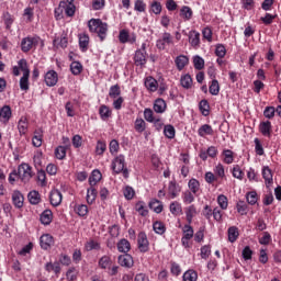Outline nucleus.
I'll list each match as a JSON object with an SVG mask.
<instances>
[{"label": "nucleus", "instance_id": "nucleus-1", "mask_svg": "<svg viewBox=\"0 0 281 281\" xmlns=\"http://www.w3.org/2000/svg\"><path fill=\"white\" fill-rule=\"evenodd\" d=\"M88 27L90 32L98 34L101 41H104V38H106V32H109V25L102 22V20L91 19L88 22Z\"/></svg>", "mask_w": 281, "mask_h": 281}, {"label": "nucleus", "instance_id": "nucleus-2", "mask_svg": "<svg viewBox=\"0 0 281 281\" xmlns=\"http://www.w3.org/2000/svg\"><path fill=\"white\" fill-rule=\"evenodd\" d=\"M112 170L115 175L123 172V177L128 179V169L126 168V159L124 155L116 156L112 161Z\"/></svg>", "mask_w": 281, "mask_h": 281}, {"label": "nucleus", "instance_id": "nucleus-3", "mask_svg": "<svg viewBox=\"0 0 281 281\" xmlns=\"http://www.w3.org/2000/svg\"><path fill=\"white\" fill-rule=\"evenodd\" d=\"M18 177L19 179L23 182V183H27L30 182V179H32L33 175H32V166L22 162L19 167H18Z\"/></svg>", "mask_w": 281, "mask_h": 281}, {"label": "nucleus", "instance_id": "nucleus-4", "mask_svg": "<svg viewBox=\"0 0 281 281\" xmlns=\"http://www.w3.org/2000/svg\"><path fill=\"white\" fill-rule=\"evenodd\" d=\"M148 60V53H146V43H143L140 48L135 52L134 63L137 67H145Z\"/></svg>", "mask_w": 281, "mask_h": 281}, {"label": "nucleus", "instance_id": "nucleus-5", "mask_svg": "<svg viewBox=\"0 0 281 281\" xmlns=\"http://www.w3.org/2000/svg\"><path fill=\"white\" fill-rule=\"evenodd\" d=\"M182 238H181V244L182 247H186L188 249L190 247V240L194 238V228L190 226V224H186L184 227L182 228Z\"/></svg>", "mask_w": 281, "mask_h": 281}, {"label": "nucleus", "instance_id": "nucleus-6", "mask_svg": "<svg viewBox=\"0 0 281 281\" xmlns=\"http://www.w3.org/2000/svg\"><path fill=\"white\" fill-rule=\"evenodd\" d=\"M56 12H65L67 16H74L76 14V5L74 2L60 1Z\"/></svg>", "mask_w": 281, "mask_h": 281}, {"label": "nucleus", "instance_id": "nucleus-7", "mask_svg": "<svg viewBox=\"0 0 281 281\" xmlns=\"http://www.w3.org/2000/svg\"><path fill=\"white\" fill-rule=\"evenodd\" d=\"M173 43L175 42L172 35L168 32H165L159 40H157L156 46L158 49L164 50L166 49L167 45H173Z\"/></svg>", "mask_w": 281, "mask_h": 281}, {"label": "nucleus", "instance_id": "nucleus-8", "mask_svg": "<svg viewBox=\"0 0 281 281\" xmlns=\"http://www.w3.org/2000/svg\"><path fill=\"white\" fill-rule=\"evenodd\" d=\"M137 245L142 254H146L148 249H150V243L148 241V236H146V233L142 232L138 234Z\"/></svg>", "mask_w": 281, "mask_h": 281}, {"label": "nucleus", "instance_id": "nucleus-9", "mask_svg": "<svg viewBox=\"0 0 281 281\" xmlns=\"http://www.w3.org/2000/svg\"><path fill=\"white\" fill-rule=\"evenodd\" d=\"M144 117L146 122H150L151 124H155V126H164L161 119H159V116H155V112H153L151 109L146 108L144 110Z\"/></svg>", "mask_w": 281, "mask_h": 281}, {"label": "nucleus", "instance_id": "nucleus-10", "mask_svg": "<svg viewBox=\"0 0 281 281\" xmlns=\"http://www.w3.org/2000/svg\"><path fill=\"white\" fill-rule=\"evenodd\" d=\"M45 83L47 85V87H56V85L58 83V72H56L55 70H49L48 72H46Z\"/></svg>", "mask_w": 281, "mask_h": 281}, {"label": "nucleus", "instance_id": "nucleus-11", "mask_svg": "<svg viewBox=\"0 0 281 281\" xmlns=\"http://www.w3.org/2000/svg\"><path fill=\"white\" fill-rule=\"evenodd\" d=\"M10 117H12V109L10 105L0 106V122L7 124V122H10Z\"/></svg>", "mask_w": 281, "mask_h": 281}, {"label": "nucleus", "instance_id": "nucleus-12", "mask_svg": "<svg viewBox=\"0 0 281 281\" xmlns=\"http://www.w3.org/2000/svg\"><path fill=\"white\" fill-rule=\"evenodd\" d=\"M38 43V38L36 37H26L22 40L21 47L22 52H30L32 47H34Z\"/></svg>", "mask_w": 281, "mask_h": 281}, {"label": "nucleus", "instance_id": "nucleus-13", "mask_svg": "<svg viewBox=\"0 0 281 281\" xmlns=\"http://www.w3.org/2000/svg\"><path fill=\"white\" fill-rule=\"evenodd\" d=\"M40 245L42 249H50L54 246V237L49 234L42 235L40 238Z\"/></svg>", "mask_w": 281, "mask_h": 281}, {"label": "nucleus", "instance_id": "nucleus-14", "mask_svg": "<svg viewBox=\"0 0 281 281\" xmlns=\"http://www.w3.org/2000/svg\"><path fill=\"white\" fill-rule=\"evenodd\" d=\"M119 265H121V267H126L127 269H131V267L135 265V261H133V256H131L130 254H125L119 256Z\"/></svg>", "mask_w": 281, "mask_h": 281}, {"label": "nucleus", "instance_id": "nucleus-15", "mask_svg": "<svg viewBox=\"0 0 281 281\" xmlns=\"http://www.w3.org/2000/svg\"><path fill=\"white\" fill-rule=\"evenodd\" d=\"M49 199H50V204L54 207H58V205H60V203H63V193H60V191H58V190H53V191H50Z\"/></svg>", "mask_w": 281, "mask_h": 281}, {"label": "nucleus", "instance_id": "nucleus-16", "mask_svg": "<svg viewBox=\"0 0 281 281\" xmlns=\"http://www.w3.org/2000/svg\"><path fill=\"white\" fill-rule=\"evenodd\" d=\"M181 192V187L175 182L170 181L168 186V194L171 199H177L179 196V193Z\"/></svg>", "mask_w": 281, "mask_h": 281}, {"label": "nucleus", "instance_id": "nucleus-17", "mask_svg": "<svg viewBox=\"0 0 281 281\" xmlns=\"http://www.w3.org/2000/svg\"><path fill=\"white\" fill-rule=\"evenodd\" d=\"M189 43L192 47H199L201 45V33L196 31H190Z\"/></svg>", "mask_w": 281, "mask_h": 281}, {"label": "nucleus", "instance_id": "nucleus-18", "mask_svg": "<svg viewBox=\"0 0 281 281\" xmlns=\"http://www.w3.org/2000/svg\"><path fill=\"white\" fill-rule=\"evenodd\" d=\"M2 21L5 25V30H12V25L14 24L15 18L13 14L9 13L8 11H4L2 13Z\"/></svg>", "mask_w": 281, "mask_h": 281}, {"label": "nucleus", "instance_id": "nucleus-19", "mask_svg": "<svg viewBox=\"0 0 281 281\" xmlns=\"http://www.w3.org/2000/svg\"><path fill=\"white\" fill-rule=\"evenodd\" d=\"M25 199L23 198V193L20 191H13L12 193V203L15 207L21 209L23 207V201Z\"/></svg>", "mask_w": 281, "mask_h": 281}, {"label": "nucleus", "instance_id": "nucleus-20", "mask_svg": "<svg viewBox=\"0 0 281 281\" xmlns=\"http://www.w3.org/2000/svg\"><path fill=\"white\" fill-rule=\"evenodd\" d=\"M116 247L121 254H128V251H131V241H128L126 238H123L117 243Z\"/></svg>", "mask_w": 281, "mask_h": 281}, {"label": "nucleus", "instance_id": "nucleus-21", "mask_svg": "<svg viewBox=\"0 0 281 281\" xmlns=\"http://www.w3.org/2000/svg\"><path fill=\"white\" fill-rule=\"evenodd\" d=\"M176 67L179 71L183 70L184 67L188 65V63H190V59L188 58V56L184 55H179L176 60Z\"/></svg>", "mask_w": 281, "mask_h": 281}, {"label": "nucleus", "instance_id": "nucleus-22", "mask_svg": "<svg viewBox=\"0 0 281 281\" xmlns=\"http://www.w3.org/2000/svg\"><path fill=\"white\" fill-rule=\"evenodd\" d=\"M167 104L164 99H156L154 102L155 113H166Z\"/></svg>", "mask_w": 281, "mask_h": 281}, {"label": "nucleus", "instance_id": "nucleus-23", "mask_svg": "<svg viewBox=\"0 0 281 281\" xmlns=\"http://www.w3.org/2000/svg\"><path fill=\"white\" fill-rule=\"evenodd\" d=\"M145 87L148 91L155 92L157 91L159 83L153 77H147L145 79Z\"/></svg>", "mask_w": 281, "mask_h": 281}, {"label": "nucleus", "instance_id": "nucleus-24", "mask_svg": "<svg viewBox=\"0 0 281 281\" xmlns=\"http://www.w3.org/2000/svg\"><path fill=\"white\" fill-rule=\"evenodd\" d=\"M259 131L265 137H271V122L266 121L260 123Z\"/></svg>", "mask_w": 281, "mask_h": 281}, {"label": "nucleus", "instance_id": "nucleus-25", "mask_svg": "<svg viewBox=\"0 0 281 281\" xmlns=\"http://www.w3.org/2000/svg\"><path fill=\"white\" fill-rule=\"evenodd\" d=\"M188 187L190 192H192V194H195V195L199 194V190H201V183L199 182V180L194 178L189 180Z\"/></svg>", "mask_w": 281, "mask_h": 281}, {"label": "nucleus", "instance_id": "nucleus-26", "mask_svg": "<svg viewBox=\"0 0 281 281\" xmlns=\"http://www.w3.org/2000/svg\"><path fill=\"white\" fill-rule=\"evenodd\" d=\"M186 216L189 225H192V220L196 216V206L194 204L186 209Z\"/></svg>", "mask_w": 281, "mask_h": 281}, {"label": "nucleus", "instance_id": "nucleus-27", "mask_svg": "<svg viewBox=\"0 0 281 281\" xmlns=\"http://www.w3.org/2000/svg\"><path fill=\"white\" fill-rule=\"evenodd\" d=\"M222 159L224 164H234V151H232V149H224L222 151Z\"/></svg>", "mask_w": 281, "mask_h": 281}, {"label": "nucleus", "instance_id": "nucleus-28", "mask_svg": "<svg viewBox=\"0 0 281 281\" xmlns=\"http://www.w3.org/2000/svg\"><path fill=\"white\" fill-rule=\"evenodd\" d=\"M79 47L81 52H87V49H89V35L79 34Z\"/></svg>", "mask_w": 281, "mask_h": 281}, {"label": "nucleus", "instance_id": "nucleus-29", "mask_svg": "<svg viewBox=\"0 0 281 281\" xmlns=\"http://www.w3.org/2000/svg\"><path fill=\"white\" fill-rule=\"evenodd\" d=\"M198 135H200V137H205V135H214V130L212 128V125L204 124L198 130Z\"/></svg>", "mask_w": 281, "mask_h": 281}, {"label": "nucleus", "instance_id": "nucleus-30", "mask_svg": "<svg viewBox=\"0 0 281 281\" xmlns=\"http://www.w3.org/2000/svg\"><path fill=\"white\" fill-rule=\"evenodd\" d=\"M27 199L31 205H38V203H41V193H38V191H35V190L31 191L27 194Z\"/></svg>", "mask_w": 281, "mask_h": 281}, {"label": "nucleus", "instance_id": "nucleus-31", "mask_svg": "<svg viewBox=\"0 0 281 281\" xmlns=\"http://www.w3.org/2000/svg\"><path fill=\"white\" fill-rule=\"evenodd\" d=\"M262 177L266 181V186H271V183H273V173L269 167H263Z\"/></svg>", "mask_w": 281, "mask_h": 281}, {"label": "nucleus", "instance_id": "nucleus-32", "mask_svg": "<svg viewBox=\"0 0 281 281\" xmlns=\"http://www.w3.org/2000/svg\"><path fill=\"white\" fill-rule=\"evenodd\" d=\"M134 131H136V133H144V131H146V121L142 117H137L134 122Z\"/></svg>", "mask_w": 281, "mask_h": 281}, {"label": "nucleus", "instance_id": "nucleus-33", "mask_svg": "<svg viewBox=\"0 0 281 281\" xmlns=\"http://www.w3.org/2000/svg\"><path fill=\"white\" fill-rule=\"evenodd\" d=\"M53 213L50 210H45L40 217V221L43 225H49V223H52V218H53Z\"/></svg>", "mask_w": 281, "mask_h": 281}, {"label": "nucleus", "instance_id": "nucleus-34", "mask_svg": "<svg viewBox=\"0 0 281 281\" xmlns=\"http://www.w3.org/2000/svg\"><path fill=\"white\" fill-rule=\"evenodd\" d=\"M149 207L153 210L156 214H161L164 212V204L159 200H151L149 202Z\"/></svg>", "mask_w": 281, "mask_h": 281}, {"label": "nucleus", "instance_id": "nucleus-35", "mask_svg": "<svg viewBox=\"0 0 281 281\" xmlns=\"http://www.w3.org/2000/svg\"><path fill=\"white\" fill-rule=\"evenodd\" d=\"M27 119L25 116H22L18 122V131L20 135H25V133H27Z\"/></svg>", "mask_w": 281, "mask_h": 281}, {"label": "nucleus", "instance_id": "nucleus-36", "mask_svg": "<svg viewBox=\"0 0 281 281\" xmlns=\"http://www.w3.org/2000/svg\"><path fill=\"white\" fill-rule=\"evenodd\" d=\"M192 9L188 5H183L181 9H180V16L182 19H184V21H190V19H192Z\"/></svg>", "mask_w": 281, "mask_h": 281}, {"label": "nucleus", "instance_id": "nucleus-37", "mask_svg": "<svg viewBox=\"0 0 281 281\" xmlns=\"http://www.w3.org/2000/svg\"><path fill=\"white\" fill-rule=\"evenodd\" d=\"M169 210L173 216H179V214H183V209L181 207V203L179 202H172L169 205Z\"/></svg>", "mask_w": 281, "mask_h": 281}, {"label": "nucleus", "instance_id": "nucleus-38", "mask_svg": "<svg viewBox=\"0 0 281 281\" xmlns=\"http://www.w3.org/2000/svg\"><path fill=\"white\" fill-rule=\"evenodd\" d=\"M101 179H102V173L100 172V170H93L90 178H89V183H90L91 187H93Z\"/></svg>", "mask_w": 281, "mask_h": 281}, {"label": "nucleus", "instance_id": "nucleus-39", "mask_svg": "<svg viewBox=\"0 0 281 281\" xmlns=\"http://www.w3.org/2000/svg\"><path fill=\"white\" fill-rule=\"evenodd\" d=\"M112 260L111 257L109 256H103L99 259V267L101 269H111V265H112Z\"/></svg>", "mask_w": 281, "mask_h": 281}, {"label": "nucleus", "instance_id": "nucleus-40", "mask_svg": "<svg viewBox=\"0 0 281 281\" xmlns=\"http://www.w3.org/2000/svg\"><path fill=\"white\" fill-rule=\"evenodd\" d=\"M199 109L204 117H207V115H210V103H207V100L200 101Z\"/></svg>", "mask_w": 281, "mask_h": 281}, {"label": "nucleus", "instance_id": "nucleus-41", "mask_svg": "<svg viewBox=\"0 0 281 281\" xmlns=\"http://www.w3.org/2000/svg\"><path fill=\"white\" fill-rule=\"evenodd\" d=\"M70 71L74 76H80V74H82V64L79 61H72L70 64Z\"/></svg>", "mask_w": 281, "mask_h": 281}, {"label": "nucleus", "instance_id": "nucleus-42", "mask_svg": "<svg viewBox=\"0 0 281 281\" xmlns=\"http://www.w3.org/2000/svg\"><path fill=\"white\" fill-rule=\"evenodd\" d=\"M20 89L22 91H27L30 89V75L25 74L20 79Z\"/></svg>", "mask_w": 281, "mask_h": 281}, {"label": "nucleus", "instance_id": "nucleus-43", "mask_svg": "<svg viewBox=\"0 0 281 281\" xmlns=\"http://www.w3.org/2000/svg\"><path fill=\"white\" fill-rule=\"evenodd\" d=\"M238 239V228L236 226H232L228 228V240L229 243H236Z\"/></svg>", "mask_w": 281, "mask_h": 281}, {"label": "nucleus", "instance_id": "nucleus-44", "mask_svg": "<svg viewBox=\"0 0 281 281\" xmlns=\"http://www.w3.org/2000/svg\"><path fill=\"white\" fill-rule=\"evenodd\" d=\"M97 196H98V191L93 187L89 188L87 191V203L91 205L93 201H95Z\"/></svg>", "mask_w": 281, "mask_h": 281}, {"label": "nucleus", "instance_id": "nucleus-45", "mask_svg": "<svg viewBox=\"0 0 281 281\" xmlns=\"http://www.w3.org/2000/svg\"><path fill=\"white\" fill-rule=\"evenodd\" d=\"M209 91L211 95H218L221 91V86L218 85V80L214 79L209 87Z\"/></svg>", "mask_w": 281, "mask_h": 281}, {"label": "nucleus", "instance_id": "nucleus-46", "mask_svg": "<svg viewBox=\"0 0 281 281\" xmlns=\"http://www.w3.org/2000/svg\"><path fill=\"white\" fill-rule=\"evenodd\" d=\"M199 280V274L194 270H188L183 274V281H196Z\"/></svg>", "mask_w": 281, "mask_h": 281}, {"label": "nucleus", "instance_id": "nucleus-47", "mask_svg": "<svg viewBox=\"0 0 281 281\" xmlns=\"http://www.w3.org/2000/svg\"><path fill=\"white\" fill-rule=\"evenodd\" d=\"M193 65H194L195 69L201 71V69H203V67H205V60L201 56L195 55L193 57Z\"/></svg>", "mask_w": 281, "mask_h": 281}, {"label": "nucleus", "instance_id": "nucleus-48", "mask_svg": "<svg viewBox=\"0 0 281 281\" xmlns=\"http://www.w3.org/2000/svg\"><path fill=\"white\" fill-rule=\"evenodd\" d=\"M136 212L140 214V216H148V209H146V203L144 202H138L135 205Z\"/></svg>", "mask_w": 281, "mask_h": 281}, {"label": "nucleus", "instance_id": "nucleus-49", "mask_svg": "<svg viewBox=\"0 0 281 281\" xmlns=\"http://www.w3.org/2000/svg\"><path fill=\"white\" fill-rule=\"evenodd\" d=\"M99 115L101 120H109L111 117V110L106 105H101L99 109Z\"/></svg>", "mask_w": 281, "mask_h": 281}, {"label": "nucleus", "instance_id": "nucleus-50", "mask_svg": "<svg viewBox=\"0 0 281 281\" xmlns=\"http://www.w3.org/2000/svg\"><path fill=\"white\" fill-rule=\"evenodd\" d=\"M181 87L184 89H190L192 87V77L190 75H184L180 79Z\"/></svg>", "mask_w": 281, "mask_h": 281}, {"label": "nucleus", "instance_id": "nucleus-51", "mask_svg": "<svg viewBox=\"0 0 281 281\" xmlns=\"http://www.w3.org/2000/svg\"><path fill=\"white\" fill-rule=\"evenodd\" d=\"M55 157H56V159H64L65 157H67V147L58 146L55 149Z\"/></svg>", "mask_w": 281, "mask_h": 281}, {"label": "nucleus", "instance_id": "nucleus-52", "mask_svg": "<svg viewBox=\"0 0 281 281\" xmlns=\"http://www.w3.org/2000/svg\"><path fill=\"white\" fill-rule=\"evenodd\" d=\"M246 199L249 205H256V203H258V193H256V191H250L247 193Z\"/></svg>", "mask_w": 281, "mask_h": 281}, {"label": "nucleus", "instance_id": "nucleus-53", "mask_svg": "<svg viewBox=\"0 0 281 281\" xmlns=\"http://www.w3.org/2000/svg\"><path fill=\"white\" fill-rule=\"evenodd\" d=\"M182 201L187 204L194 203V193L192 191H184L182 193Z\"/></svg>", "mask_w": 281, "mask_h": 281}, {"label": "nucleus", "instance_id": "nucleus-54", "mask_svg": "<svg viewBox=\"0 0 281 281\" xmlns=\"http://www.w3.org/2000/svg\"><path fill=\"white\" fill-rule=\"evenodd\" d=\"M75 212L79 216H87V214H89V207L85 204H79L76 206Z\"/></svg>", "mask_w": 281, "mask_h": 281}, {"label": "nucleus", "instance_id": "nucleus-55", "mask_svg": "<svg viewBox=\"0 0 281 281\" xmlns=\"http://www.w3.org/2000/svg\"><path fill=\"white\" fill-rule=\"evenodd\" d=\"M19 67L18 69H21V71H23V76H30V68L27 67V60L25 59H20L18 63Z\"/></svg>", "mask_w": 281, "mask_h": 281}, {"label": "nucleus", "instance_id": "nucleus-56", "mask_svg": "<svg viewBox=\"0 0 281 281\" xmlns=\"http://www.w3.org/2000/svg\"><path fill=\"white\" fill-rule=\"evenodd\" d=\"M122 93V91L120 90V86L115 85V86H112L110 88V92H109V95L110 98H112L113 100H115L116 98H120V94Z\"/></svg>", "mask_w": 281, "mask_h": 281}, {"label": "nucleus", "instance_id": "nucleus-57", "mask_svg": "<svg viewBox=\"0 0 281 281\" xmlns=\"http://www.w3.org/2000/svg\"><path fill=\"white\" fill-rule=\"evenodd\" d=\"M154 232H156L157 234H159L160 236L162 234H166V226L164 225V223L161 222H155L154 225Z\"/></svg>", "mask_w": 281, "mask_h": 281}, {"label": "nucleus", "instance_id": "nucleus-58", "mask_svg": "<svg viewBox=\"0 0 281 281\" xmlns=\"http://www.w3.org/2000/svg\"><path fill=\"white\" fill-rule=\"evenodd\" d=\"M227 54V49L225 48V45L218 44L215 48V55L218 58H225V55Z\"/></svg>", "mask_w": 281, "mask_h": 281}, {"label": "nucleus", "instance_id": "nucleus-59", "mask_svg": "<svg viewBox=\"0 0 281 281\" xmlns=\"http://www.w3.org/2000/svg\"><path fill=\"white\" fill-rule=\"evenodd\" d=\"M236 207L238 214H240L241 216H245V214H247V203H245V201L237 202Z\"/></svg>", "mask_w": 281, "mask_h": 281}, {"label": "nucleus", "instance_id": "nucleus-60", "mask_svg": "<svg viewBox=\"0 0 281 281\" xmlns=\"http://www.w3.org/2000/svg\"><path fill=\"white\" fill-rule=\"evenodd\" d=\"M134 10L136 12H146V3L144 0H136L134 4Z\"/></svg>", "mask_w": 281, "mask_h": 281}, {"label": "nucleus", "instance_id": "nucleus-61", "mask_svg": "<svg viewBox=\"0 0 281 281\" xmlns=\"http://www.w3.org/2000/svg\"><path fill=\"white\" fill-rule=\"evenodd\" d=\"M150 11H151L154 14H161V2L153 1V2L150 3Z\"/></svg>", "mask_w": 281, "mask_h": 281}, {"label": "nucleus", "instance_id": "nucleus-62", "mask_svg": "<svg viewBox=\"0 0 281 281\" xmlns=\"http://www.w3.org/2000/svg\"><path fill=\"white\" fill-rule=\"evenodd\" d=\"M105 150H106V143L102 140H98L97 147H95L97 155H104Z\"/></svg>", "mask_w": 281, "mask_h": 281}, {"label": "nucleus", "instance_id": "nucleus-63", "mask_svg": "<svg viewBox=\"0 0 281 281\" xmlns=\"http://www.w3.org/2000/svg\"><path fill=\"white\" fill-rule=\"evenodd\" d=\"M217 203L222 210H227V205H228L227 196H225L223 194L218 195Z\"/></svg>", "mask_w": 281, "mask_h": 281}, {"label": "nucleus", "instance_id": "nucleus-64", "mask_svg": "<svg viewBox=\"0 0 281 281\" xmlns=\"http://www.w3.org/2000/svg\"><path fill=\"white\" fill-rule=\"evenodd\" d=\"M164 134L168 137V139H173L175 127L172 125H166L164 130Z\"/></svg>", "mask_w": 281, "mask_h": 281}]
</instances>
